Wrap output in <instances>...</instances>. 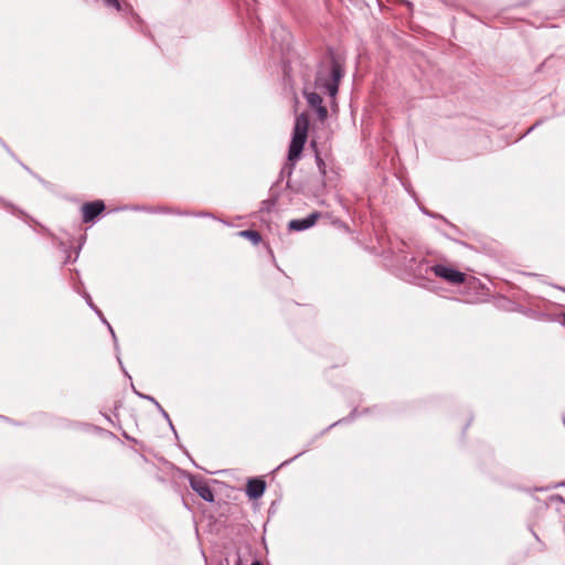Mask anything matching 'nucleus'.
Segmentation results:
<instances>
[{
  "label": "nucleus",
  "instance_id": "obj_4",
  "mask_svg": "<svg viewBox=\"0 0 565 565\" xmlns=\"http://www.w3.org/2000/svg\"><path fill=\"white\" fill-rule=\"evenodd\" d=\"M190 486L204 501H214L213 491L211 490L209 483L204 479L192 478L190 480Z\"/></svg>",
  "mask_w": 565,
  "mask_h": 565
},
{
  "label": "nucleus",
  "instance_id": "obj_6",
  "mask_svg": "<svg viewBox=\"0 0 565 565\" xmlns=\"http://www.w3.org/2000/svg\"><path fill=\"white\" fill-rule=\"evenodd\" d=\"M319 217H320V213L313 212L305 218L291 220L288 224V228L290 231H305V230L313 226Z\"/></svg>",
  "mask_w": 565,
  "mask_h": 565
},
{
  "label": "nucleus",
  "instance_id": "obj_2",
  "mask_svg": "<svg viewBox=\"0 0 565 565\" xmlns=\"http://www.w3.org/2000/svg\"><path fill=\"white\" fill-rule=\"evenodd\" d=\"M329 73L330 76L327 78L320 71L316 78V86L318 88H324L331 97H334L338 93L339 81L342 77L343 71L338 62L332 61Z\"/></svg>",
  "mask_w": 565,
  "mask_h": 565
},
{
  "label": "nucleus",
  "instance_id": "obj_15",
  "mask_svg": "<svg viewBox=\"0 0 565 565\" xmlns=\"http://www.w3.org/2000/svg\"><path fill=\"white\" fill-rule=\"evenodd\" d=\"M563 423H564V426H565V416L563 417Z\"/></svg>",
  "mask_w": 565,
  "mask_h": 565
},
{
  "label": "nucleus",
  "instance_id": "obj_13",
  "mask_svg": "<svg viewBox=\"0 0 565 565\" xmlns=\"http://www.w3.org/2000/svg\"><path fill=\"white\" fill-rule=\"evenodd\" d=\"M252 565H262L259 562H253Z\"/></svg>",
  "mask_w": 565,
  "mask_h": 565
},
{
  "label": "nucleus",
  "instance_id": "obj_11",
  "mask_svg": "<svg viewBox=\"0 0 565 565\" xmlns=\"http://www.w3.org/2000/svg\"><path fill=\"white\" fill-rule=\"evenodd\" d=\"M104 3L107 6V7H110V8H114L116 9L117 11H121L122 8H121V4L119 2V0H103Z\"/></svg>",
  "mask_w": 565,
  "mask_h": 565
},
{
  "label": "nucleus",
  "instance_id": "obj_10",
  "mask_svg": "<svg viewBox=\"0 0 565 565\" xmlns=\"http://www.w3.org/2000/svg\"><path fill=\"white\" fill-rule=\"evenodd\" d=\"M315 109H316L319 120L324 121L328 117V109L323 105H321L320 107H317Z\"/></svg>",
  "mask_w": 565,
  "mask_h": 565
},
{
  "label": "nucleus",
  "instance_id": "obj_5",
  "mask_svg": "<svg viewBox=\"0 0 565 565\" xmlns=\"http://www.w3.org/2000/svg\"><path fill=\"white\" fill-rule=\"evenodd\" d=\"M105 210L103 201H94L82 206L83 222L89 223L94 221Z\"/></svg>",
  "mask_w": 565,
  "mask_h": 565
},
{
  "label": "nucleus",
  "instance_id": "obj_1",
  "mask_svg": "<svg viewBox=\"0 0 565 565\" xmlns=\"http://www.w3.org/2000/svg\"><path fill=\"white\" fill-rule=\"evenodd\" d=\"M308 129L309 118L307 114L302 113L296 117L292 138L288 149V160L292 163L296 162L302 153L308 137Z\"/></svg>",
  "mask_w": 565,
  "mask_h": 565
},
{
  "label": "nucleus",
  "instance_id": "obj_7",
  "mask_svg": "<svg viewBox=\"0 0 565 565\" xmlns=\"http://www.w3.org/2000/svg\"><path fill=\"white\" fill-rule=\"evenodd\" d=\"M266 483L262 479H252L247 482L246 493L250 499H258L263 495Z\"/></svg>",
  "mask_w": 565,
  "mask_h": 565
},
{
  "label": "nucleus",
  "instance_id": "obj_16",
  "mask_svg": "<svg viewBox=\"0 0 565 565\" xmlns=\"http://www.w3.org/2000/svg\"><path fill=\"white\" fill-rule=\"evenodd\" d=\"M564 324H565V315H564Z\"/></svg>",
  "mask_w": 565,
  "mask_h": 565
},
{
  "label": "nucleus",
  "instance_id": "obj_9",
  "mask_svg": "<svg viewBox=\"0 0 565 565\" xmlns=\"http://www.w3.org/2000/svg\"><path fill=\"white\" fill-rule=\"evenodd\" d=\"M306 99H307V103L308 105L311 107V108H317V107H320L322 105V98L319 94L315 93V92H305L303 93Z\"/></svg>",
  "mask_w": 565,
  "mask_h": 565
},
{
  "label": "nucleus",
  "instance_id": "obj_12",
  "mask_svg": "<svg viewBox=\"0 0 565 565\" xmlns=\"http://www.w3.org/2000/svg\"><path fill=\"white\" fill-rule=\"evenodd\" d=\"M317 163L320 169L324 168V162L319 156H317Z\"/></svg>",
  "mask_w": 565,
  "mask_h": 565
},
{
  "label": "nucleus",
  "instance_id": "obj_8",
  "mask_svg": "<svg viewBox=\"0 0 565 565\" xmlns=\"http://www.w3.org/2000/svg\"><path fill=\"white\" fill-rule=\"evenodd\" d=\"M238 236L248 239L254 245H258L262 242V235L257 231L244 230L237 233Z\"/></svg>",
  "mask_w": 565,
  "mask_h": 565
},
{
  "label": "nucleus",
  "instance_id": "obj_14",
  "mask_svg": "<svg viewBox=\"0 0 565 565\" xmlns=\"http://www.w3.org/2000/svg\"><path fill=\"white\" fill-rule=\"evenodd\" d=\"M563 423H564V426H565V416L563 417Z\"/></svg>",
  "mask_w": 565,
  "mask_h": 565
},
{
  "label": "nucleus",
  "instance_id": "obj_3",
  "mask_svg": "<svg viewBox=\"0 0 565 565\" xmlns=\"http://www.w3.org/2000/svg\"><path fill=\"white\" fill-rule=\"evenodd\" d=\"M431 271L452 285H461L466 280V274L446 265L437 264L431 267Z\"/></svg>",
  "mask_w": 565,
  "mask_h": 565
}]
</instances>
